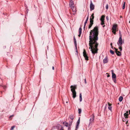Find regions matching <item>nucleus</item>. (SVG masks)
Wrapping results in <instances>:
<instances>
[{"mask_svg": "<svg viewBox=\"0 0 130 130\" xmlns=\"http://www.w3.org/2000/svg\"><path fill=\"white\" fill-rule=\"evenodd\" d=\"M124 116H126L127 115H128V114H127L125 113H124Z\"/></svg>", "mask_w": 130, "mask_h": 130, "instance_id": "39", "label": "nucleus"}, {"mask_svg": "<svg viewBox=\"0 0 130 130\" xmlns=\"http://www.w3.org/2000/svg\"><path fill=\"white\" fill-rule=\"evenodd\" d=\"M94 18V13H92L90 17V19H91V20H93Z\"/></svg>", "mask_w": 130, "mask_h": 130, "instance_id": "18", "label": "nucleus"}, {"mask_svg": "<svg viewBox=\"0 0 130 130\" xmlns=\"http://www.w3.org/2000/svg\"><path fill=\"white\" fill-rule=\"evenodd\" d=\"M114 49L115 50V52L117 55L119 56H120L121 55V53L119 51H118V49L116 48L115 47H114Z\"/></svg>", "mask_w": 130, "mask_h": 130, "instance_id": "9", "label": "nucleus"}, {"mask_svg": "<svg viewBox=\"0 0 130 130\" xmlns=\"http://www.w3.org/2000/svg\"><path fill=\"white\" fill-rule=\"evenodd\" d=\"M76 85H74L73 86L72 85L71 86V91L72 92L73 97L74 99L76 96V92L75 90L76 89Z\"/></svg>", "mask_w": 130, "mask_h": 130, "instance_id": "2", "label": "nucleus"}, {"mask_svg": "<svg viewBox=\"0 0 130 130\" xmlns=\"http://www.w3.org/2000/svg\"><path fill=\"white\" fill-rule=\"evenodd\" d=\"M108 104L109 106H111V104H110L109 103H108Z\"/></svg>", "mask_w": 130, "mask_h": 130, "instance_id": "38", "label": "nucleus"}, {"mask_svg": "<svg viewBox=\"0 0 130 130\" xmlns=\"http://www.w3.org/2000/svg\"><path fill=\"white\" fill-rule=\"evenodd\" d=\"M78 113L79 114H80L81 113V111H82L81 109H80V108H78Z\"/></svg>", "mask_w": 130, "mask_h": 130, "instance_id": "28", "label": "nucleus"}, {"mask_svg": "<svg viewBox=\"0 0 130 130\" xmlns=\"http://www.w3.org/2000/svg\"><path fill=\"white\" fill-rule=\"evenodd\" d=\"M128 115L124 116V117H125V119H127V118H128Z\"/></svg>", "mask_w": 130, "mask_h": 130, "instance_id": "41", "label": "nucleus"}, {"mask_svg": "<svg viewBox=\"0 0 130 130\" xmlns=\"http://www.w3.org/2000/svg\"><path fill=\"white\" fill-rule=\"evenodd\" d=\"M73 39H74V44L75 46V47L76 49V52L77 53V54L78 52H77V43H76V40L75 36L74 35L73 37Z\"/></svg>", "mask_w": 130, "mask_h": 130, "instance_id": "8", "label": "nucleus"}, {"mask_svg": "<svg viewBox=\"0 0 130 130\" xmlns=\"http://www.w3.org/2000/svg\"><path fill=\"white\" fill-rule=\"evenodd\" d=\"M90 8L91 11L93 10L94 8V5L93 4L92 1L91 0L90 1Z\"/></svg>", "mask_w": 130, "mask_h": 130, "instance_id": "7", "label": "nucleus"}, {"mask_svg": "<svg viewBox=\"0 0 130 130\" xmlns=\"http://www.w3.org/2000/svg\"><path fill=\"white\" fill-rule=\"evenodd\" d=\"M110 53L112 54L113 55L114 54V52L113 51L110 50Z\"/></svg>", "mask_w": 130, "mask_h": 130, "instance_id": "24", "label": "nucleus"}, {"mask_svg": "<svg viewBox=\"0 0 130 130\" xmlns=\"http://www.w3.org/2000/svg\"><path fill=\"white\" fill-rule=\"evenodd\" d=\"M125 113L127 114H128V111H127Z\"/></svg>", "mask_w": 130, "mask_h": 130, "instance_id": "48", "label": "nucleus"}, {"mask_svg": "<svg viewBox=\"0 0 130 130\" xmlns=\"http://www.w3.org/2000/svg\"><path fill=\"white\" fill-rule=\"evenodd\" d=\"M129 114H130V110H129Z\"/></svg>", "mask_w": 130, "mask_h": 130, "instance_id": "56", "label": "nucleus"}, {"mask_svg": "<svg viewBox=\"0 0 130 130\" xmlns=\"http://www.w3.org/2000/svg\"><path fill=\"white\" fill-rule=\"evenodd\" d=\"M88 19H89V17H88V15L85 21H86L87 22V21L88 20Z\"/></svg>", "mask_w": 130, "mask_h": 130, "instance_id": "37", "label": "nucleus"}, {"mask_svg": "<svg viewBox=\"0 0 130 130\" xmlns=\"http://www.w3.org/2000/svg\"><path fill=\"white\" fill-rule=\"evenodd\" d=\"M68 102H66V103H68Z\"/></svg>", "mask_w": 130, "mask_h": 130, "instance_id": "60", "label": "nucleus"}, {"mask_svg": "<svg viewBox=\"0 0 130 130\" xmlns=\"http://www.w3.org/2000/svg\"><path fill=\"white\" fill-rule=\"evenodd\" d=\"M78 127H77V128H76H76L75 130H77V129L78 128Z\"/></svg>", "mask_w": 130, "mask_h": 130, "instance_id": "49", "label": "nucleus"}, {"mask_svg": "<svg viewBox=\"0 0 130 130\" xmlns=\"http://www.w3.org/2000/svg\"><path fill=\"white\" fill-rule=\"evenodd\" d=\"M106 19H107V20H108V16H107V17H106Z\"/></svg>", "mask_w": 130, "mask_h": 130, "instance_id": "44", "label": "nucleus"}, {"mask_svg": "<svg viewBox=\"0 0 130 130\" xmlns=\"http://www.w3.org/2000/svg\"><path fill=\"white\" fill-rule=\"evenodd\" d=\"M2 86H3V85H0V86H2Z\"/></svg>", "mask_w": 130, "mask_h": 130, "instance_id": "55", "label": "nucleus"}, {"mask_svg": "<svg viewBox=\"0 0 130 130\" xmlns=\"http://www.w3.org/2000/svg\"><path fill=\"white\" fill-rule=\"evenodd\" d=\"M71 8L72 9V10L73 12H74V11H75L76 12V9L74 8V7H73V8Z\"/></svg>", "mask_w": 130, "mask_h": 130, "instance_id": "30", "label": "nucleus"}, {"mask_svg": "<svg viewBox=\"0 0 130 130\" xmlns=\"http://www.w3.org/2000/svg\"><path fill=\"white\" fill-rule=\"evenodd\" d=\"M111 48L112 49H113L114 48H113V46H111Z\"/></svg>", "mask_w": 130, "mask_h": 130, "instance_id": "50", "label": "nucleus"}, {"mask_svg": "<svg viewBox=\"0 0 130 130\" xmlns=\"http://www.w3.org/2000/svg\"><path fill=\"white\" fill-rule=\"evenodd\" d=\"M69 6L71 8H73V7H74V4L72 2H70L69 4Z\"/></svg>", "mask_w": 130, "mask_h": 130, "instance_id": "13", "label": "nucleus"}, {"mask_svg": "<svg viewBox=\"0 0 130 130\" xmlns=\"http://www.w3.org/2000/svg\"><path fill=\"white\" fill-rule=\"evenodd\" d=\"M87 22L86 21H85V23H84V25L85 26H86V24H87Z\"/></svg>", "mask_w": 130, "mask_h": 130, "instance_id": "42", "label": "nucleus"}, {"mask_svg": "<svg viewBox=\"0 0 130 130\" xmlns=\"http://www.w3.org/2000/svg\"><path fill=\"white\" fill-rule=\"evenodd\" d=\"M116 78H114L112 79L113 81V82L115 83H116Z\"/></svg>", "mask_w": 130, "mask_h": 130, "instance_id": "31", "label": "nucleus"}, {"mask_svg": "<svg viewBox=\"0 0 130 130\" xmlns=\"http://www.w3.org/2000/svg\"><path fill=\"white\" fill-rule=\"evenodd\" d=\"M117 44L118 46L122 45V36L121 35H120V37L119 39L118 42H117Z\"/></svg>", "mask_w": 130, "mask_h": 130, "instance_id": "6", "label": "nucleus"}, {"mask_svg": "<svg viewBox=\"0 0 130 130\" xmlns=\"http://www.w3.org/2000/svg\"><path fill=\"white\" fill-rule=\"evenodd\" d=\"M13 116V115H11V116H10V117H9V118H11V117H12V116Z\"/></svg>", "mask_w": 130, "mask_h": 130, "instance_id": "47", "label": "nucleus"}, {"mask_svg": "<svg viewBox=\"0 0 130 130\" xmlns=\"http://www.w3.org/2000/svg\"><path fill=\"white\" fill-rule=\"evenodd\" d=\"M106 105H107V104H106V106H105V109H106Z\"/></svg>", "mask_w": 130, "mask_h": 130, "instance_id": "54", "label": "nucleus"}, {"mask_svg": "<svg viewBox=\"0 0 130 130\" xmlns=\"http://www.w3.org/2000/svg\"><path fill=\"white\" fill-rule=\"evenodd\" d=\"M53 70H54V66H53L52 67Z\"/></svg>", "mask_w": 130, "mask_h": 130, "instance_id": "45", "label": "nucleus"}, {"mask_svg": "<svg viewBox=\"0 0 130 130\" xmlns=\"http://www.w3.org/2000/svg\"><path fill=\"white\" fill-rule=\"evenodd\" d=\"M110 76L109 75V74L108 75H107V77H110Z\"/></svg>", "mask_w": 130, "mask_h": 130, "instance_id": "46", "label": "nucleus"}, {"mask_svg": "<svg viewBox=\"0 0 130 130\" xmlns=\"http://www.w3.org/2000/svg\"><path fill=\"white\" fill-rule=\"evenodd\" d=\"M117 25L115 24L113 25L112 28V32L113 34H116V30Z\"/></svg>", "mask_w": 130, "mask_h": 130, "instance_id": "5", "label": "nucleus"}, {"mask_svg": "<svg viewBox=\"0 0 130 130\" xmlns=\"http://www.w3.org/2000/svg\"><path fill=\"white\" fill-rule=\"evenodd\" d=\"M110 45H111V46H112V43H111V44H110Z\"/></svg>", "mask_w": 130, "mask_h": 130, "instance_id": "52", "label": "nucleus"}, {"mask_svg": "<svg viewBox=\"0 0 130 130\" xmlns=\"http://www.w3.org/2000/svg\"><path fill=\"white\" fill-rule=\"evenodd\" d=\"M73 120H72L71 121H70L69 122V126H71V125L72 122H73Z\"/></svg>", "mask_w": 130, "mask_h": 130, "instance_id": "27", "label": "nucleus"}, {"mask_svg": "<svg viewBox=\"0 0 130 130\" xmlns=\"http://www.w3.org/2000/svg\"><path fill=\"white\" fill-rule=\"evenodd\" d=\"M75 117L74 114H71L69 116V118L71 120H73Z\"/></svg>", "mask_w": 130, "mask_h": 130, "instance_id": "11", "label": "nucleus"}, {"mask_svg": "<svg viewBox=\"0 0 130 130\" xmlns=\"http://www.w3.org/2000/svg\"><path fill=\"white\" fill-rule=\"evenodd\" d=\"M128 121H127L126 123V124H127L128 123Z\"/></svg>", "mask_w": 130, "mask_h": 130, "instance_id": "51", "label": "nucleus"}, {"mask_svg": "<svg viewBox=\"0 0 130 130\" xmlns=\"http://www.w3.org/2000/svg\"><path fill=\"white\" fill-rule=\"evenodd\" d=\"M70 129V128L69 127V128H68V130H69V129Z\"/></svg>", "mask_w": 130, "mask_h": 130, "instance_id": "57", "label": "nucleus"}, {"mask_svg": "<svg viewBox=\"0 0 130 130\" xmlns=\"http://www.w3.org/2000/svg\"><path fill=\"white\" fill-rule=\"evenodd\" d=\"M85 26H85V25H84V29H85Z\"/></svg>", "mask_w": 130, "mask_h": 130, "instance_id": "53", "label": "nucleus"}, {"mask_svg": "<svg viewBox=\"0 0 130 130\" xmlns=\"http://www.w3.org/2000/svg\"><path fill=\"white\" fill-rule=\"evenodd\" d=\"M90 19V24H93V20H91V19Z\"/></svg>", "mask_w": 130, "mask_h": 130, "instance_id": "23", "label": "nucleus"}, {"mask_svg": "<svg viewBox=\"0 0 130 130\" xmlns=\"http://www.w3.org/2000/svg\"><path fill=\"white\" fill-rule=\"evenodd\" d=\"M105 17V16L104 15H102L100 19L101 21H104Z\"/></svg>", "mask_w": 130, "mask_h": 130, "instance_id": "17", "label": "nucleus"}, {"mask_svg": "<svg viewBox=\"0 0 130 130\" xmlns=\"http://www.w3.org/2000/svg\"><path fill=\"white\" fill-rule=\"evenodd\" d=\"M108 4H107L106 5V9L107 10L108 9Z\"/></svg>", "mask_w": 130, "mask_h": 130, "instance_id": "34", "label": "nucleus"}, {"mask_svg": "<svg viewBox=\"0 0 130 130\" xmlns=\"http://www.w3.org/2000/svg\"><path fill=\"white\" fill-rule=\"evenodd\" d=\"M63 124H64L65 125V126H66L67 127L68 126V123H67L66 122H63Z\"/></svg>", "mask_w": 130, "mask_h": 130, "instance_id": "20", "label": "nucleus"}, {"mask_svg": "<svg viewBox=\"0 0 130 130\" xmlns=\"http://www.w3.org/2000/svg\"><path fill=\"white\" fill-rule=\"evenodd\" d=\"M83 56L85 58V59L86 60H88V57L85 50H84V51L83 53Z\"/></svg>", "mask_w": 130, "mask_h": 130, "instance_id": "3", "label": "nucleus"}, {"mask_svg": "<svg viewBox=\"0 0 130 130\" xmlns=\"http://www.w3.org/2000/svg\"><path fill=\"white\" fill-rule=\"evenodd\" d=\"M108 74V73H106V74Z\"/></svg>", "mask_w": 130, "mask_h": 130, "instance_id": "61", "label": "nucleus"}, {"mask_svg": "<svg viewBox=\"0 0 130 130\" xmlns=\"http://www.w3.org/2000/svg\"><path fill=\"white\" fill-rule=\"evenodd\" d=\"M123 100V97L122 96H120L119 97V100L120 102H121Z\"/></svg>", "mask_w": 130, "mask_h": 130, "instance_id": "19", "label": "nucleus"}, {"mask_svg": "<svg viewBox=\"0 0 130 130\" xmlns=\"http://www.w3.org/2000/svg\"><path fill=\"white\" fill-rule=\"evenodd\" d=\"M129 23H130V21H129Z\"/></svg>", "mask_w": 130, "mask_h": 130, "instance_id": "59", "label": "nucleus"}, {"mask_svg": "<svg viewBox=\"0 0 130 130\" xmlns=\"http://www.w3.org/2000/svg\"><path fill=\"white\" fill-rule=\"evenodd\" d=\"M94 116L93 114H92L90 116V119L89 124H91L94 121Z\"/></svg>", "mask_w": 130, "mask_h": 130, "instance_id": "4", "label": "nucleus"}, {"mask_svg": "<svg viewBox=\"0 0 130 130\" xmlns=\"http://www.w3.org/2000/svg\"><path fill=\"white\" fill-rule=\"evenodd\" d=\"M84 82H85V84H86L87 83V82H86V78H85L84 79Z\"/></svg>", "mask_w": 130, "mask_h": 130, "instance_id": "40", "label": "nucleus"}, {"mask_svg": "<svg viewBox=\"0 0 130 130\" xmlns=\"http://www.w3.org/2000/svg\"><path fill=\"white\" fill-rule=\"evenodd\" d=\"M119 46V49L120 50V51H121L122 50V45Z\"/></svg>", "mask_w": 130, "mask_h": 130, "instance_id": "29", "label": "nucleus"}, {"mask_svg": "<svg viewBox=\"0 0 130 130\" xmlns=\"http://www.w3.org/2000/svg\"><path fill=\"white\" fill-rule=\"evenodd\" d=\"M2 87H3L4 89H5L7 88L6 86L5 85H3Z\"/></svg>", "mask_w": 130, "mask_h": 130, "instance_id": "35", "label": "nucleus"}, {"mask_svg": "<svg viewBox=\"0 0 130 130\" xmlns=\"http://www.w3.org/2000/svg\"><path fill=\"white\" fill-rule=\"evenodd\" d=\"M76 13V12L75 11H74V12H72V14L73 15H75Z\"/></svg>", "mask_w": 130, "mask_h": 130, "instance_id": "36", "label": "nucleus"}, {"mask_svg": "<svg viewBox=\"0 0 130 130\" xmlns=\"http://www.w3.org/2000/svg\"><path fill=\"white\" fill-rule=\"evenodd\" d=\"M15 127V126H12L11 127V128L10 129V130H13Z\"/></svg>", "mask_w": 130, "mask_h": 130, "instance_id": "32", "label": "nucleus"}, {"mask_svg": "<svg viewBox=\"0 0 130 130\" xmlns=\"http://www.w3.org/2000/svg\"><path fill=\"white\" fill-rule=\"evenodd\" d=\"M125 2H124L123 4V6H122V9H125Z\"/></svg>", "mask_w": 130, "mask_h": 130, "instance_id": "22", "label": "nucleus"}, {"mask_svg": "<svg viewBox=\"0 0 130 130\" xmlns=\"http://www.w3.org/2000/svg\"><path fill=\"white\" fill-rule=\"evenodd\" d=\"M99 29L98 26H95L93 29L90 31V32L89 49H91L92 53L94 55L97 53L98 45L96 41L98 40Z\"/></svg>", "mask_w": 130, "mask_h": 130, "instance_id": "1", "label": "nucleus"}, {"mask_svg": "<svg viewBox=\"0 0 130 130\" xmlns=\"http://www.w3.org/2000/svg\"><path fill=\"white\" fill-rule=\"evenodd\" d=\"M101 21V25H103L105 24L104 21Z\"/></svg>", "mask_w": 130, "mask_h": 130, "instance_id": "33", "label": "nucleus"}, {"mask_svg": "<svg viewBox=\"0 0 130 130\" xmlns=\"http://www.w3.org/2000/svg\"><path fill=\"white\" fill-rule=\"evenodd\" d=\"M80 117L78 119V120L76 123V128H77V127H78L79 125V124L80 123Z\"/></svg>", "mask_w": 130, "mask_h": 130, "instance_id": "16", "label": "nucleus"}, {"mask_svg": "<svg viewBox=\"0 0 130 130\" xmlns=\"http://www.w3.org/2000/svg\"><path fill=\"white\" fill-rule=\"evenodd\" d=\"M108 62V58L107 56L103 60V62L104 63H107Z\"/></svg>", "mask_w": 130, "mask_h": 130, "instance_id": "12", "label": "nucleus"}, {"mask_svg": "<svg viewBox=\"0 0 130 130\" xmlns=\"http://www.w3.org/2000/svg\"><path fill=\"white\" fill-rule=\"evenodd\" d=\"M122 121L123 122H125L126 121V120H125V119H122Z\"/></svg>", "mask_w": 130, "mask_h": 130, "instance_id": "43", "label": "nucleus"}, {"mask_svg": "<svg viewBox=\"0 0 130 130\" xmlns=\"http://www.w3.org/2000/svg\"><path fill=\"white\" fill-rule=\"evenodd\" d=\"M93 24H90L88 26V28H90L91 27H92Z\"/></svg>", "mask_w": 130, "mask_h": 130, "instance_id": "25", "label": "nucleus"}, {"mask_svg": "<svg viewBox=\"0 0 130 130\" xmlns=\"http://www.w3.org/2000/svg\"><path fill=\"white\" fill-rule=\"evenodd\" d=\"M108 109L111 111V112H112V107L111 106H109L108 107Z\"/></svg>", "mask_w": 130, "mask_h": 130, "instance_id": "26", "label": "nucleus"}, {"mask_svg": "<svg viewBox=\"0 0 130 130\" xmlns=\"http://www.w3.org/2000/svg\"><path fill=\"white\" fill-rule=\"evenodd\" d=\"M57 127L58 128V130H64L63 127L60 124L58 125Z\"/></svg>", "mask_w": 130, "mask_h": 130, "instance_id": "10", "label": "nucleus"}, {"mask_svg": "<svg viewBox=\"0 0 130 130\" xmlns=\"http://www.w3.org/2000/svg\"><path fill=\"white\" fill-rule=\"evenodd\" d=\"M111 71L112 72V79L114 78H116V75L113 72V70H111Z\"/></svg>", "mask_w": 130, "mask_h": 130, "instance_id": "14", "label": "nucleus"}, {"mask_svg": "<svg viewBox=\"0 0 130 130\" xmlns=\"http://www.w3.org/2000/svg\"><path fill=\"white\" fill-rule=\"evenodd\" d=\"M105 26V25H104L103 26V27H104Z\"/></svg>", "mask_w": 130, "mask_h": 130, "instance_id": "58", "label": "nucleus"}, {"mask_svg": "<svg viewBox=\"0 0 130 130\" xmlns=\"http://www.w3.org/2000/svg\"><path fill=\"white\" fill-rule=\"evenodd\" d=\"M82 28L81 27H80L79 29V34L78 35V36L79 37H80L82 33Z\"/></svg>", "mask_w": 130, "mask_h": 130, "instance_id": "15", "label": "nucleus"}, {"mask_svg": "<svg viewBox=\"0 0 130 130\" xmlns=\"http://www.w3.org/2000/svg\"><path fill=\"white\" fill-rule=\"evenodd\" d=\"M79 100H80V102H81L82 101V98L81 93H80V94H79Z\"/></svg>", "mask_w": 130, "mask_h": 130, "instance_id": "21", "label": "nucleus"}]
</instances>
